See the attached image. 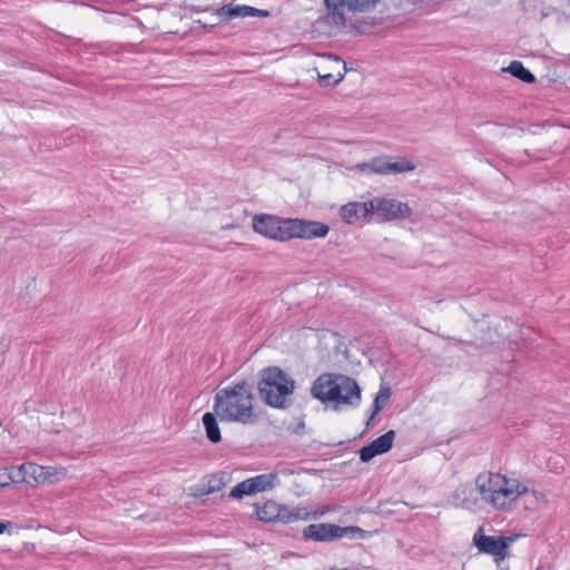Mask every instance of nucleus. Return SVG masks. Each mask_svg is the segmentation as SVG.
<instances>
[{
  "label": "nucleus",
  "mask_w": 570,
  "mask_h": 570,
  "mask_svg": "<svg viewBox=\"0 0 570 570\" xmlns=\"http://www.w3.org/2000/svg\"><path fill=\"white\" fill-rule=\"evenodd\" d=\"M474 485L481 503L502 512L511 511L518 499L530 492L517 478L492 471L479 473Z\"/></svg>",
  "instance_id": "f257e3e1"
},
{
  "label": "nucleus",
  "mask_w": 570,
  "mask_h": 570,
  "mask_svg": "<svg viewBox=\"0 0 570 570\" xmlns=\"http://www.w3.org/2000/svg\"><path fill=\"white\" fill-rule=\"evenodd\" d=\"M254 395L246 382L217 391L214 397V411L224 421L253 424L256 414L253 406Z\"/></svg>",
  "instance_id": "f03ea898"
},
{
  "label": "nucleus",
  "mask_w": 570,
  "mask_h": 570,
  "mask_svg": "<svg viewBox=\"0 0 570 570\" xmlns=\"http://www.w3.org/2000/svg\"><path fill=\"white\" fill-rule=\"evenodd\" d=\"M313 397L324 404L332 403L334 410L341 406H357L361 402V389L354 379L342 374L320 375L311 387Z\"/></svg>",
  "instance_id": "7ed1b4c3"
},
{
  "label": "nucleus",
  "mask_w": 570,
  "mask_h": 570,
  "mask_svg": "<svg viewBox=\"0 0 570 570\" xmlns=\"http://www.w3.org/2000/svg\"><path fill=\"white\" fill-rule=\"evenodd\" d=\"M379 0H324L325 13L315 24L326 26L330 30L342 29L351 21L350 16L368 13L374 10Z\"/></svg>",
  "instance_id": "20e7f679"
},
{
  "label": "nucleus",
  "mask_w": 570,
  "mask_h": 570,
  "mask_svg": "<svg viewBox=\"0 0 570 570\" xmlns=\"http://www.w3.org/2000/svg\"><path fill=\"white\" fill-rule=\"evenodd\" d=\"M295 382L278 367H267L259 374L258 393L269 406H286V397L294 391Z\"/></svg>",
  "instance_id": "39448f33"
},
{
  "label": "nucleus",
  "mask_w": 570,
  "mask_h": 570,
  "mask_svg": "<svg viewBox=\"0 0 570 570\" xmlns=\"http://www.w3.org/2000/svg\"><path fill=\"white\" fill-rule=\"evenodd\" d=\"M364 538L365 531L356 525L340 527L333 523H312L303 529V538L316 542H330L343 537Z\"/></svg>",
  "instance_id": "423d86ee"
},
{
  "label": "nucleus",
  "mask_w": 570,
  "mask_h": 570,
  "mask_svg": "<svg viewBox=\"0 0 570 570\" xmlns=\"http://www.w3.org/2000/svg\"><path fill=\"white\" fill-rule=\"evenodd\" d=\"M257 518L265 522L291 523L311 518V511L305 507L281 505L274 501H267L256 509Z\"/></svg>",
  "instance_id": "0eeeda50"
},
{
  "label": "nucleus",
  "mask_w": 570,
  "mask_h": 570,
  "mask_svg": "<svg viewBox=\"0 0 570 570\" xmlns=\"http://www.w3.org/2000/svg\"><path fill=\"white\" fill-rule=\"evenodd\" d=\"M368 207L380 222L406 218L412 213L406 203L393 198H373L368 200Z\"/></svg>",
  "instance_id": "6e6552de"
},
{
  "label": "nucleus",
  "mask_w": 570,
  "mask_h": 570,
  "mask_svg": "<svg viewBox=\"0 0 570 570\" xmlns=\"http://www.w3.org/2000/svg\"><path fill=\"white\" fill-rule=\"evenodd\" d=\"M355 168L363 173L390 175L412 171L415 169V165L406 158L391 161L389 157L382 156L372 158L370 161L360 163Z\"/></svg>",
  "instance_id": "1a4fd4ad"
},
{
  "label": "nucleus",
  "mask_w": 570,
  "mask_h": 570,
  "mask_svg": "<svg viewBox=\"0 0 570 570\" xmlns=\"http://www.w3.org/2000/svg\"><path fill=\"white\" fill-rule=\"evenodd\" d=\"M287 219L273 215H256L253 219V228L256 233L272 239L287 240Z\"/></svg>",
  "instance_id": "9d476101"
},
{
  "label": "nucleus",
  "mask_w": 570,
  "mask_h": 570,
  "mask_svg": "<svg viewBox=\"0 0 570 570\" xmlns=\"http://www.w3.org/2000/svg\"><path fill=\"white\" fill-rule=\"evenodd\" d=\"M287 240L292 238L312 239L325 237L330 227L323 223L305 219L287 218Z\"/></svg>",
  "instance_id": "9b49d317"
},
{
  "label": "nucleus",
  "mask_w": 570,
  "mask_h": 570,
  "mask_svg": "<svg viewBox=\"0 0 570 570\" xmlns=\"http://www.w3.org/2000/svg\"><path fill=\"white\" fill-rule=\"evenodd\" d=\"M512 542V537L485 535L481 528L473 535V543L480 552L499 559H503L508 554V549Z\"/></svg>",
  "instance_id": "f8f14e48"
},
{
  "label": "nucleus",
  "mask_w": 570,
  "mask_h": 570,
  "mask_svg": "<svg viewBox=\"0 0 570 570\" xmlns=\"http://www.w3.org/2000/svg\"><path fill=\"white\" fill-rule=\"evenodd\" d=\"M395 439V432L393 430L387 431L383 435L373 440L368 445L363 446L360 450V459L362 462H368L374 456L389 452L393 446Z\"/></svg>",
  "instance_id": "ddd939ff"
},
{
  "label": "nucleus",
  "mask_w": 570,
  "mask_h": 570,
  "mask_svg": "<svg viewBox=\"0 0 570 570\" xmlns=\"http://www.w3.org/2000/svg\"><path fill=\"white\" fill-rule=\"evenodd\" d=\"M219 18L224 21H229L234 18H246V17H268L269 11L263 9H256L249 6H233L232 3L225 4L215 11Z\"/></svg>",
  "instance_id": "4468645a"
},
{
  "label": "nucleus",
  "mask_w": 570,
  "mask_h": 570,
  "mask_svg": "<svg viewBox=\"0 0 570 570\" xmlns=\"http://www.w3.org/2000/svg\"><path fill=\"white\" fill-rule=\"evenodd\" d=\"M10 469L13 476V483L27 482L32 485L43 483V478H41L42 465L26 462L19 466H11Z\"/></svg>",
  "instance_id": "2eb2a0df"
},
{
  "label": "nucleus",
  "mask_w": 570,
  "mask_h": 570,
  "mask_svg": "<svg viewBox=\"0 0 570 570\" xmlns=\"http://www.w3.org/2000/svg\"><path fill=\"white\" fill-rule=\"evenodd\" d=\"M340 215L347 224H355L372 215L368 202H353L341 207Z\"/></svg>",
  "instance_id": "dca6fc26"
},
{
  "label": "nucleus",
  "mask_w": 570,
  "mask_h": 570,
  "mask_svg": "<svg viewBox=\"0 0 570 570\" xmlns=\"http://www.w3.org/2000/svg\"><path fill=\"white\" fill-rule=\"evenodd\" d=\"M453 497L458 505L468 510H475L481 503L480 495H478L475 487L472 488L471 485H462L458 488Z\"/></svg>",
  "instance_id": "f3484780"
},
{
  "label": "nucleus",
  "mask_w": 570,
  "mask_h": 570,
  "mask_svg": "<svg viewBox=\"0 0 570 570\" xmlns=\"http://www.w3.org/2000/svg\"><path fill=\"white\" fill-rule=\"evenodd\" d=\"M252 492L254 494L258 492H263L266 490H271L279 484L277 472L259 474L253 478H249Z\"/></svg>",
  "instance_id": "a211bd4d"
},
{
  "label": "nucleus",
  "mask_w": 570,
  "mask_h": 570,
  "mask_svg": "<svg viewBox=\"0 0 570 570\" xmlns=\"http://www.w3.org/2000/svg\"><path fill=\"white\" fill-rule=\"evenodd\" d=\"M217 416L218 415L216 413L206 412L202 419L206 436L212 443H218L222 441Z\"/></svg>",
  "instance_id": "6ab92c4d"
},
{
  "label": "nucleus",
  "mask_w": 570,
  "mask_h": 570,
  "mask_svg": "<svg viewBox=\"0 0 570 570\" xmlns=\"http://www.w3.org/2000/svg\"><path fill=\"white\" fill-rule=\"evenodd\" d=\"M503 71L511 73L513 77H515L527 83H532L535 81L534 75L530 70H528L522 65V62L517 61V60L512 61L509 65V67L503 68Z\"/></svg>",
  "instance_id": "aec40b11"
},
{
  "label": "nucleus",
  "mask_w": 570,
  "mask_h": 570,
  "mask_svg": "<svg viewBox=\"0 0 570 570\" xmlns=\"http://www.w3.org/2000/svg\"><path fill=\"white\" fill-rule=\"evenodd\" d=\"M325 69L326 68L323 65L315 68L321 86H324V87L334 86V85L338 83L344 78V73H342L340 70L337 71V75L335 76L332 72H322L321 71V70H325Z\"/></svg>",
  "instance_id": "412c9836"
},
{
  "label": "nucleus",
  "mask_w": 570,
  "mask_h": 570,
  "mask_svg": "<svg viewBox=\"0 0 570 570\" xmlns=\"http://www.w3.org/2000/svg\"><path fill=\"white\" fill-rule=\"evenodd\" d=\"M67 474V471L62 466H42L41 478H43V483H56L62 480Z\"/></svg>",
  "instance_id": "4be33fe9"
},
{
  "label": "nucleus",
  "mask_w": 570,
  "mask_h": 570,
  "mask_svg": "<svg viewBox=\"0 0 570 570\" xmlns=\"http://www.w3.org/2000/svg\"><path fill=\"white\" fill-rule=\"evenodd\" d=\"M391 395V391L389 387H381L379 393L376 394L373 403V411L367 420V425L371 424V422L374 420L375 415L384 407L385 403L387 402L389 397Z\"/></svg>",
  "instance_id": "5701e85b"
},
{
  "label": "nucleus",
  "mask_w": 570,
  "mask_h": 570,
  "mask_svg": "<svg viewBox=\"0 0 570 570\" xmlns=\"http://www.w3.org/2000/svg\"><path fill=\"white\" fill-rule=\"evenodd\" d=\"M249 484V479L239 482L230 490L229 498L242 499L244 495H253L254 493L252 492V487Z\"/></svg>",
  "instance_id": "b1692460"
},
{
  "label": "nucleus",
  "mask_w": 570,
  "mask_h": 570,
  "mask_svg": "<svg viewBox=\"0 0 570 570\" xmlns=\"http://www.w3.org/2000/svg\"><path fill=\"white\" fill-rule=\"evenodd\" d=\"M225 487V481L223 475H213L207 483L205 493H214L222 490Z\"/></svg>",
  "instance_id": "393cba45"
},
{
  "label": "nucleus",
  "mask_w": 570,
  "mask_h": 570,
  "mask_svg": "<svg viewBox=\"0 0 570 570\" xmlns=\"http://www.w3.org/2000/svg\"><path fill=\"white\" fill-rule=\"evenodd\" d=\"M13 482L11 469H0V488H7Z\"/></svg>",
  "instance_id": "a878e982"
},
{
  "label": "nucleus",
  "mask_w": 570,
  "mask_h": 570,
  "mask_svg": "<svg viewBox=\"0 0 570 570\" xmlns=\"http://www.w3.org/2000/svg\"><path fill=\"white\" fill-rule=\"evenodd\" d=\"M322 58L324 59V63L334 65L335 68H340L342 63V60L338 57H333L331 55H324Z\"/></svg>",
  "instance_id": "bb28decb"
},
{
  "label": "nucleus",
  "mask_w": 570,
  "mask_h": 570,
  "mask_svg": "<svg viewBox=\"0 0 570 570\" xmlns=\"http://www.w3.org/2000/svg\"><path fill=\"white\" fill-rule=\"evenodd\" d=\"M328 511H330V508H323L320 511H315L312 517L315 519L317 517L324 515Z\"/></svg>",
  "instance_id": "cd10ccee"
},
{
  "label": "nucleus",
  "mask_w": 570,
  "mask_h": 570,
  "mask_svg": "<svg viewBox=\"0 0 570 570\" xmlns=\"http://www.w3.org/2000/svg\"><path fill=\"white\" fill-rule=\"evenodd\" d=\"M7 530V524L3 522H0V534L3 533Z\"/></svg>",
  "instance_id": "c85d7f7f"
}]
</instances>
